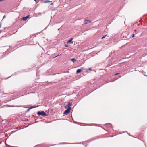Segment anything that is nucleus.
<instances>
[{"label": "nucleus", "instance_id": "nucleus-23", "mask_svg": "<svg viewBox=\"0 0 147 147\" xmlns=\"http://www.w3.org/2000/svg\"><path fill=\"white\" fill-rule=\"evenodd\" d=\"M1 24H0V28H1Z\"/></svg>", "mask_w": 147, "mask_h": 147}, {"label": "nucleus", "instance_id": "nucleus-16", "mask_svg": "<svg viewBox=\"0 0 147 147\" xmlns=\"http://www.w3.org/2000/svg\"><path fill=\"white\" fill-rule=\"evenodd\" d=\"M18 72H16L14 73L15 75H17L18 74Z\"/></svg>", "mask_w": 147, "mask_h": 147}, {"label": "nucleus", "instance_id": "nucleus-21", "mask_svg": "<svg viewBox=\"0 0 147 147\" xmlns=\"http://www.w3.org/2000/svg\"><path fill=\"white\" fill-rule=\"evenodd\" d=\"M53 3H51V5H53Z\"/></svg>", "mask_w": 147, "mask_h": 147}, {"label": "nucleus", "instance_id": "nucleus-8", "mask_svg": "<svg viewBox=\"0 0 147 147\" xmlns=\"http://www.w3.org/2000/svg\"><path fill=\"white\" fill-rule=\"evenodd\" d=\"M82 71V69H78L76 70V74H78L80 73Z\"/></svg>", "mask_w": 147, "mask_h": 147}, {"label": "nucleus", "instance_id": "nucleus-17", "mask_svg": "<svg viewBox=\"0 0 147 147\" xmlns=\"http://www.w3.org/2000/svg\"><path fill=\"white\" fill-rule=\"evenodd\" d=\"M61 55V54H58V55H57V56H56L55 57H55H57V56H59Z\"/></svg>", "mask_w": 147, "mask_h": 147}, {"label": "nucleus", "instance_id": "nucleus-1", "mask_svg": "<svg viewBox=\"0 0 147 147\" xmlns=\"http://www.w3.org/2000/svg\"><path fill=\"white\" fill-rule=\"evenodd\" d=\"M73 105L72 102H69L64 107L66 109L65 110H71V106Z\"/></svg>", "mask_w": 147, "mask_h": 147}, {"label": "nucleus", "instance_id": "nucleus-9", "mask_svg": "<svg viewBox=\"0 0 147 147\" xmlns=\"http://www.w3.org/2000/svg\"><path fill=\"white\" fill-rule=\"evenodd\" d=\"M49 2H51V1H49L48 0H47L46 1H45L43 2V3H47Z\"/></svg>", "mask_w": 147, "mask_h": 147}, {"label": "nucleus", "instance_id": "nucleus-12", "mask_svg": "<svg viewBox=\"0 0 147 147\" xmlns=\"http://www.w3.org/2000/svg\"><path fill=\"white\" fill-rule=\"evenodd\" d=\"M88 20H84V24H87V21H88Z\"/></svg>", "mask_w": 147, "mask_h": 147}, {"label": "nucleus", "instance_id": "nucleus-22", "mask_svg": "<svg viewBox=\"0 0 147 147\" xmlns=\"http://www.w3.org/2000/svg\"><path fill=\"white\" fill-rule=\"evenodd\" d=\"M2 31V30H0V33Z\"/></svg>", "mask_w": 147, "mask_h": 147}, {"label": "nucleus", "instance_id": "nucleus-28", "mask_svg": "<svg viewBox=\"0 0 147 147\" xmlns=\"http://www.w3.org/2000/svg\"><path fill=\"white\" fill-rule=\"evenodd\" d=\"M47 28V27H46V28H45V29H46Z\"/></svg>", "mask_w": 147, "mask_h": 147}, {"label": "nucleus", "instance_id": "nucleus-26", "mask_svg": "<svg viewBox=\"0 0 147 147\" xmlns=\"http://www.w3.org/2000/svg\"><path fill=\"white\" fill-rule=\"evenodd\" d=\"M121 77V76H119V78H120Z\"/></svg>", "mask_w": 147, "mask_h": 147}, {"label": "nucleus", "instance_id": "nucleus-20", "mask_svg": "<svg viewBox=\"0 0 147 147\" xmlns=\"http://www.w3.org/2000/svg\"><path fill=\"white\" fill-rule=\"evenodd\" d=\"M88 70H91V68H88Z\"/></svg>", "mask_w": 147, "mask_h": 147}, {"label": "nucleus", "instance_id": "nucleus-14", "mask_svg": "<svg viewBox=\"0 0 147 147\" xmlns=\"http://www.w3.org/2000/svg\"><path fill=\"white\" fill-rule=\"evenodd\" d=\"M120 74V73H116L114 75V76H116L117 75H119Z\"/></svg>", "mask_w": 147, "mask_h": 147}, {"label": "nucleus", "instance_id": "nucleus-11", "mask_svg": "<svg viewBox=\"0 0 147 147\" xmlns=\"http://www.w3.org/2000/svg\"><path fill=\"white\" fill-rule=\"evenodd\" d=\"M131 36L132 38L134 37H135V34L134 33L132 34L131 35Z\"/></svg>", "mask_w": 147, "mask_h": 147}, {"label": "nucleus", "instance_id": "nucleus-3", "mask_svg": "<svg viewBox=\"0 0 147 147\" xmlns=\"http://www.w3.org/2000/svg\"><path fill=\"white\" fill-rule=\"evenodd\" d=\"M38 115L40 116V115H41L42 116H46L47 115V114L45 113L43 111H39L37 113Z\"/></svg>", "mask_w": 147, "mask_h": 147}, {"label": "nucleus", "instance_id": "nucleus-19", "mask_svg": "<svg viewBox=\"0 0 147 147\" xmlns=\"http://www.w3.org/2000/svg\"><path fill=\"white\" fill-rule=\"evenodd\" d=\"M22 71H23V72H27L28 71H26V70H22Z\"/></svg>", "mask_w": 147, "mask_h": 147}, {"label": "nucleus", "instance_id": "nucleus-7", "mask_svg": "<svg viewBox=\"0 0 147 147\" xmlns=\"http://www.w3.org/2000/svg\"><path fill=\"white\" fill-rule=\"evenodd\" d=\"M70 112V111H65L63 113V114H65L67 115Z\"/></svg>", "mask_w": 147, "mask_h": 147}, {"label": "nucleus", "instance_id": "nucleus-29", "mask_svg": "<svg viewBox=\"0 0 147 147\" xmlns=\"http://www.w3.org/2000/svg\"><path fill=\"white\" fill-rule=\"evenodd\" d=\"M56 74H53V75H55Z\"/></svg>", "mask_w": 147, "mask_h": 147}, {"label": "nucleus", "instance_id": "nucleus-30", "mask_svg": "<svg viewBox=\"0 0 147 147\" xmlns=\"http://www.w3.org/2000/svg\"><path fill=\"white\" fill-rule=\"evenodd\" d=\"M138 26H139V24H138Z\"/></svg>", "mask_w": 147, "mask_h": 147}, {"label": "nucleus", "instance_id": "nucleus-27", "mask_svg": "<svg viewBox=\"0 0 147 147\" xmlns=\"http://www.w3.org/2000/svg\"><path fill=\"white\" fill-rule=\"evenodd\" d=\"M144 75L145 76H146V77H147V76L146 75Z\"/></svg>", "mask_w": 147, "mask_h": 147}, {"label": "nucleus", "instance_id": "nucleus-5", "mask_svg": "<svg viewBox=\"0 0 147 147\" xmlns=\"http://www.w3.org/2000/svg\"><path fill=\"white\" fill-rule=\"evenodd\" d=\"M73 38H71L67 42V43H69L70 44H72L73 43V42L72 41Z\"/></svg>", "mask_w": 147, "mask_h": 147}, {"label": "nucleus", "instance_id": "nucleus-2", "mask_svg": "<svg viewBox=\"0 0 147 147\" xmlns=\"http://www.w3.org/2000/svg\"><path fill=\"white\" fill-rule=\"evenodd\" d=\"M39 106H40L39 105L36 106H31L30 105H28L26 106H24L23 107H24L26 108H28L27 110H30V109H32V108L37 107Z\"/></svg>", "mask_w": 147, "mask_h": 147}, {"label": "nucleus", "instance_id": "nucleus-13", "mask_svg": "<svg viewBox=\"0 0 147 147\" xmlns=\"http://www.w3.org/2000/svg\"><path fill=\"white\" fill-rule=\"evenodd\" d=\"M34 0L35 1L36 3H38L39 2L38 0Z\"/></svg>", "mask_w": 147, "mask_h": 147}, {"label": "nucleus", "instance_id": "nucleus-6", "mask_svg": "<svg viewBox=\"0 0 147 147\" xmlns=\"http://www.w3.org/2000/svg\"><path fill=\"white\" fill-rule=\"evenodd\" d=\"M70 61H72L74 63H75L76 61L77 60L74 58H73L70 59Z\"/></svg>", "mask_w": 147, "mask_h": 147}, {"label": "nucleus", "instance_id": "nucleus-15", "mask_svg": "<svg viewBox=\"0 0 147 147\" xmlns=\"http://www.w3.org/2000/svg\"><path fill=\"white\" fill-rule=\"evenodd\" d=\"M64 46L66 47H68V45L67 44H65L64 45Z\"/></svg>", "mask_w": 147, "mask_h": 147}, {"label": "nucleus", "instance_id": "nucleus-10", "mask_svg": "<svg viewBox=\"0 0 147 147\" xmlns=\"http://www.w3.org/2000/svg\"><path fill=\"white\" fill-rule=\"evenodd\" d=\"M107 36V35H105L103 36L101 38V39H104V38H105L106 36Z\"/></svg>", "mask_w": 147, "mask_h": 147}, {"label": "nucleus", "instance_id": "nucleus-25", "mask_svg": "<svg viewBox=\"0 0 147 147\" xmlns=\"http://www.w3.org/2000/svg\"><path fill=\"white\" fill-rule=\"evenodd\" d=\"M134 31H135L136 32V30H134Z\"/></svg>", "mask_w": 147, "mask_h": 147}, {"label": "nucleus", "instance_id": "nucleus-24", "mask_svg": "<svg viewBox=\"0 0 147 147\" xmlns=\"http://www.w3.org/2000/svg\"><path fill=\"white\" fill-rule=\"evenodd\" d=\"M59 29H60V28H58V30H59Z\"/></svg>", "mask_w": 147, "mask_h": 147}, {"label": "nucleus", "instance_id": "nucleus-18", "mask_svg": "<svg viewBox=\"0 0 147 147\" xmlns=\"http://www.w3.org/2000/svg\"><path fill=\"white\" fill-rule=\"evenodd\" d=\"M6 17V16L5 15H4L3 17V19L5 18Z\"/></svg>", "mask_w": 147, "mask_h": 147}, {"label": "nucleus", "instance_id": "nucleus-4", "mask_svg": "<svg viewBox=\"0 0 147 147\" xmlns=\"http://www.w3.org/2000/svg\"><path fill=\"white\" fill-rule=\"evenodd\" d=\"M30 15H28L26 16V17H23L22 18V20L24 21H25L28 18H29Z\"/></svg>", "mask_w": 147, "mask_h": 147}]
</instances>
